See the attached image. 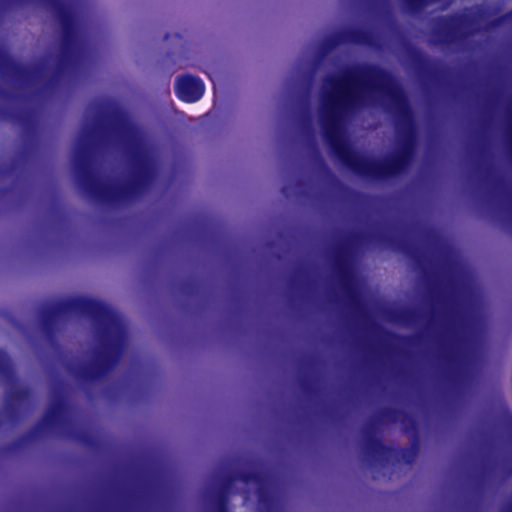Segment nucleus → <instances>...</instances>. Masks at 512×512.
Masks as SVG:
<instances>
[{"label":"nucleus","mask_w":512,"mask_h":512,"mask_svg":"<svg viewBox=\"0 0 512 512\" xmlns=\"http://www.w3.org/2000/svg\"><path fill=\"white\" fill-rule=\"evenodd\" d=\"M175 91L183 101L195 102L202 97L204 84L197 77L191 75L180 76L176 79Z\"/></svg>","instance_id":"2"},{"label":"nucleus","mask_w":512,"mask_h":512,"mask_svg":"<svg viewBox=\"0 0 512 512\" xmlns=\"http://www.w3.org/2000/svg\"><path fill=\"white\" fill-rule=\"evenodd\" d=\"M60 21L63 29L64 41L69 43L74 35V20L68 15H62Z\"/></svg>","instance_id":"3"},{"label":"nucleus","mask_w":512,"mask_h":512,"mask_svg":"<svg viewBox=\"0 0 512 512\" xmlns=\"http://www.w3.org/2000/svg\"><path fill=\"white\" fill-rule=\"evenodd\" d=\"M385 102L395 104L406 113L403 93L380 71L355 68L328 78L324 85L322 122L331 149L349 168L374 178L400 173L409 162V149L382 161L366 158L351 147L345 123L358 107Z\"/></svg>","instance_id":"1"},{"label":"nucleus","mask_w":512,"mask_h":512,"mask_svg":"<svg viewBox=\"0 0 512 512\" xmlns=\"http://www.w3.org/2000/svg\"><path fill=\"white\" fill-rule=\"evenodd\" d=\"M505 512H512V506L509 507Z\"/></svg>","instance_id":"4"}]
</instances>
